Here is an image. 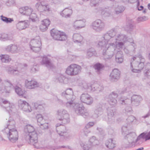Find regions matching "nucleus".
Listing matches in <instances>:
<instances>
[{
	"label": "nucleus",
	"instance_id": "obj_1",
	"mask_svg": "<svg viewBox=\"0 0 150 150\" xmlns=\"http://www.w3.org/2000/svg\"><path fill=\"white\" fill-rule=\"evenodd\" d=\"M145 59L140 53L135 55L131 59L130 69L133 73H139L144 67Z\"/></svg>",
	"mask_w": 150,
	"mask_h": 150
},
{
	"label": "nucleus",
	"instance_id": "obj_2",
	"mask_svg": "<svg viewBox=\"0 0 150 150\" xmlns=\"http://www.w3.org/2000/svg\"><path fill=\"white\" fill-rule=\"evenodd\" d=\"M65 106L67 108L73 109L75 112L78 115H81L84 118L89 115V113L88 110L85 108L82 105L78 103H75L72 101L67 102Z\"/></svg>",
	"mask_w": 150,
	"mask_h": 150
},
{
	"label": "nucleus",
	"instance_id": "obj_3",
	"mask_svg": "<svg viewBox=\"0 0 150 150\" xmlns=\"http://www.w3.org/2000/svg\"><path fill=\"white\" fill-rule=\"evenodd\" d=\"M137 136L136 133L134 132L127 134L125 137V140L122 144L123 146L125 148L134 147L138 141H136V138Z\"/></svg>",
	"mask_w": 150,
	"mask_h": 150
},
{
	"label": "nucleus",
	"instance_id": "obj_4",
	"mask_svg": "<svg viewBox=\"0 0 150 150\" xmlns=\"http://www.w3.org/2000/svg\"><path fill=\"white\" fill-rule=\"evenodd\" d=\"M116 44L114 43L109 44L108 47L103 50L102 55L104 59L106 60L111 59L116 52Z\"/></svg>",
	"mask_w": 150,
	"mask_h": 150
},
{
	"label": "nucleus",
	"instance_id": "obj_5",
	"mask_svg": "<svg viewBox=\"0 0 150 150\" xmlns=\"http://www.w3.org/2000/svg\"><path fill=\"white\" fill-rule=\"evenodd\" d=\"M2 131L7 135L10 141L13 142H15L18 139V133L16 129H9L8 128H4Z\"/></svg>",
	"mask_w": 150,
	"mask_h": 150
},
{
	"label": "nucleus",
	"instance_id": "obj_6",
	"mask_svg": "<svg viewBox=\"0 0 150 150\" xmlns=\"http://www.w3.org/2000/svg\"><path fill=\"white\" fill-rule=\"evenodd\" d=\"M41 45V40L39 37L32 39L30 43V46L31 50L36 53H38L40 50Z\"/></svg>",
	"mask_w": 150,
	"mask_h": 150
},
{
	"label": "nucleus",
	"instance_id": "obj_7",
	"mask_svg": "<svg viewBox=\"0 0 150 150\" xmlns=\"http://www.w3.org/2000/svg\"><path fill=\"white\" fill-rule=\"evenodd\" d=\"M142 100V98L140 96L134 95L132 97L131 100L128 99L122 100L120 102L123 105L127 104L131 102L132 105L137 106L139 105Z\"/></svg>",
	"mask_w": 150,
	"mask_h": 150
},
{
	"label": "nucleus",
	"instance_id": "obj_8",
	"mask_svg": "<svg viewBox=\"0 0 150 150\" xmlns=\"http://www.w3.org/2000/svg\"><path fill=\"white\" fill-rule=\"evenodd\" d=\"M105 23L103 21L97 19L92 22L91 27L97 32H100L104 30L105 27Z\"/></svg>",
	"mask_w": 150,
	"mask_h": 150
},
{
	"label": "nucleus",
	"instance_id": "obj_9",
	"mask_svg": "<svg viewBox=\"0 0 150 150\" xmlns=\"http://www.w3.org/2000/svg\"><path fill=\"white\" fill-rule=\"evenodd\" d=\"M81 70L80 66L76 64H72L66 69V74L70 76H75L79 73Z\"/></svg>",
	"mask_w": 150,
	"mask_h": 150
},
{
	"label": "nucleus",
	"instance_id": "obj_10",
	"mask_svg": "<svg viewBox=\"0 0 150 150\" xmlns=\"http://www.w3.org/2000/svg\"><path fill=\"white\" fill-rule=\"evenodd\" d=\"M50 34L53 38L55 40L63 41L65 40L67 38V36L64 32L52 29L51 30Z\"/></svg>",
	"mask_w": 150,
	"mask_h": 150
},
{
	"label": "nucleus",
	"instance_id": "obj_11",
	"mask_svg": "<svg viewBox=\"0 0 150 150\" xmlns=\"http://www.w3.org/2000/svg\"><path fill=\"white\" fill-rule=\"evenodd\" d=\"M26 134L28 135L26 136V140L29 139L31 144L33 145L35 148L38 149L39 147L37 146L38 142V134L36 131L32 132Z\"/></svg>",
	"mask_w": 150,
	"mask_h": 150
},
{
	"label": "nucleus",
	"instance_id": "obj_12",
	"mask_svg": "<svg viewBox=\"0 0 150 150\" xmlns=\"http://www.w3.org/2000/svg\"><path fill=\"white\" fill-rule=\"evenodd\" d=\"M116 32L115 28L112 29L104 34L102 37L103 40L108 42L110 41L114 42V37L116 35Z\"/></svg>",
	"mask_w": 150,
	"mask_h": 150
},
{
	"label": "nucleus",
	"instance_id": "obj_13",
	"mask_svg": "<svg viewBox=\"0 0 150 150\" xmlns=\"http://www.w3.org/2000/svg\"><path fill=\"white\" fill-rule=\"evenodd\" d=\"M116 110L113 108H108L107 109L108 120L107 122L108 124H114L115 122L114 115L115 113Z\"/></svg>",
	"mask_w": 150,
	"mask_h": 150
},
{
	"label": "nucleus",
	"instance_id": "obj_14",
	"mask_svg": "<svg viewBox=\"0 0 150 150\" xmlns=\"http://www.w3.org/2000/svg\"><path fill=\"white\" fill-rule=\"evenodd\" d=\"M18 103L19 108L23 111L29 112L32 110L31 107L26 101L20 99L18 100Z\"/></svg>",
	"mask_w": 150,
	"mask_h": 150
},
{
	"label": "nucleus",
	"instance_id": "obj_15",
	"mask_svg": "<svg viewBox=\"0 0 150 150\" xmlns=\"http://www.w3.org/2000/svg\"><path fill=\"white\" fill-rule=\"evenodd\" d=\"M61 95L67 100H69L67 102L71 101L74 102L73 100H74L75 96H73V92L72 88H70L67 89L62 93Z\"/></svg>",
	"mask_w": 150,
	"mask_h": 150
},
{
	"label": "nucleus",
	"instance_id": "obj_16",
	"mask_svg": "<svg viewBox=\"0 0 150 150\" xmlns=\"http://www.w3.org/2000/svg\"><path fill=\"white\" fill-rule=\"evenodd\" d=\"M80 100L82 103L87 105H91L93 101V98L87 93L82 94L80 97Z\"/></svg>",
	"mask_w": 150,
	"mask_h": 150
},
{
	"label": "nucleus",
	"instance_id": "obj_17",
	"mask_svg": "<svg viewBox=\"0 0 150 150\" xmlns=\"http://www.w3.org/2000/svg\"><path fill=\"white\" fill-rule=\"evenodd\" d=\"M120 72L116 69H113L110 75V80L112 82L117 81L120 78Z\"/></svg>",
	"mask_w": 150,
	"mask_h": 150
},
{
	"label": "nucleus",
	"instance_id": "obj_18",
	"mask_svg": "<svg viewBox=\"0 0 150 150\" xmlns=\"http://www.w3.org/2000/svg\"><path fill=\"white\" fill-rule=\"evenodd\" d=\"M56 130L61 136H63L65 138V135H66V128L65 126L61 124H57L56 125Z\"/></svg>",
	"mask_w": 150,
	"mask_h": 150
},
{
	"label": "nucleus",
	"instance_id": "obj_19",
	"mask_svg": "<svg viewBox=\"0 0 150 150\" xmlns=\"http://www.w3.org/2000/svg\"><path fill=\"white\" fill-rule=\"evenodd\" d=\"M118 94L115 91L112 92L108 96V101L110 105H114L117 102L116 98L118 97Z\"/></svg>",
	"mask_w": 150,
	"mask_h": 150
},
{
	"label": "nucleus",
	"instance_id": "obj_20",
	"mask_svg": "<svg viewBox=\"0 0 150 150\" xmlns=\"http://www.w3.org/2000/svg\"><path fill=\"white\" fill-rule=\"evenodd\" d=\"M4 83L6 84L7 86L1 87L0 86V93L5 92L6 93H9L10 91V87L12 86V84L10 81L8 80H4Z\"/></svg>",
	"mask_w": 150,
	"mask_h": 150
},
{
	"label": "nucleus",
	"instance_id": "obj_21",
	"mask_svg": "<svg viewBox=\"0 0 150 150\" xmlns=\"http://www.w3.org/2000/svg\"><path fill=\"white\" fill-rule=\"evenodd\" d=\"M105 144L108 148L109 149L112 150L116 147V143L112 139H109L106 141Z\"/></svg>",
	"mask_w": 150,
	"mask_h": 150
},
{
	"label": "nucleus",
	"instance_id": "obj_22",
	"mask_svg": "<svg viewBox=\"0 0 150 150\" xmlns=\"http://www.w3.org/2000/svg\"><path fill=\"white\" fill-rule=\"evenodd\" d=\"M19 12L23 15L30 16L33 11V10L28 7H23L19 9Z\"/></svg>",
	"mask_w": 150,
	"mask_h": 150
},
{
	"label": "nucleus",
	"instance_id": "obj_23",
	"mask_svg": "<svg viewBox=\"0 0 150 150\" xmlns=\"http://www.w3.org/2000/svg\"><path fill=\"white\" fill-rule=\"evenodd\" d=\"M6 50L7 51L12 53H17L19 51L17 45L15 44H11L7 46L6 47Z\"/></svg>",
	"mask_w": 150,
	"mask_h": 150
},
{
	"label": "nucleus",
	"instance_id": "obj_24",
	"mask_svg": "<svg viewBox=\"0 0 150 150\" xmlns=\"http://www.w3.org/2000/svg\"><path fill=\"white\" fill-rule=\"evenodd\" d=\"M127 37L125 34L122 33L118 34L114 36L113 43L116 42L117 41L125 42L127 41Z\"/></svg>",
	"mask_w": 150,
	"mask_h": 150
},
{
	"label": "nucleus",
	"instance_id": "obj_25",
	"mask_svg": "<svg viewBox=\"0 0 150 150\" xmlns=\"http://www.w3.org/2000/svg\"><path fill=\"white\" fill-rule=\"evenodd\" d=\"M25 86L28 88L32 89L38 86V84L36 81L33 80L28 81L27 80L25 81Z\"/></svg>",
	"mask_w": 150,
	"mask_h": 150
},
{
	"label": "nucleus",
	"instance_id": "obj_26",
	"mask_svg": "<svg viewBox=\"0 0 150 150\" xmlns=\"http://www.w3.org/2000/svg\"><path fill=\"white\" fill-rule=\"evenodd\" d=\"M50 21L48 19H45L43 20L42 23L40 26V29L42 32L47 30V27L50 25Z\"/></svg>",
	"mask_w": 150,
	"mask_h": 150
},
{
	"label": "nucleus",
	"instance_id": "obj_27",
	"mask_svg": "<svg viewBox=\"0 0 150 150\" xmlns=\"http://www.w3.org/2000/svg\"><path fill=\"white\" fill-rule=\"evenodd\" d=\"M42 64H45L48 68L51 69L53 67V64L50 62V59L46 56L42 58Z\"/></svg>",
	"mask_w": 150,
	"mask_h": 150
},
{
	"label": "nucleus",
	"instance_id": "obj_28",
	"mask_svg": "<svg viewBox=\"0 0 150 150\" xmlns=\"http://www.w3.org/2000/svg\"><path fill=\"white\" fill-rule=\"evenodd\" d=\"M28 26V23L24 21H20L17 23L16 27L17 29L19 30L24 29Z\"/></svg>",
	"mask_w": 150,
	"mask_h": 150
},
{
	"label": "nucleus",
	"instance_id": "obj_29",
	"mask_svg": "<svg viewBox=\"0 0 150 150\" xmlns=\"http://www.w3.org/2000/svg\"><path fill=\"white\" fill-rule=\"evenodd\" d=\"M72 13V10L66 8L61 11L60 14L62 17L67 18L70 17Z\"/></svg>",
	"mask_w": 150,
	"mask_h": 150
},
{
	"label": "nucleus",
	"instance_id": "obj_30",
	"mask_svg": "<svg viewBox=\"0 0 150 150\" xmlns=\"http://www.w3.org/2000/svg\"><path fill=\"white\" fill-rule=\"evenodd\" d=\"M86 56L88 58L93 56H97V54L96 50L93 48H91L88 49L86 50Z\"/></svg>",
	"mask_w": 150,
	"mask_h": 150
},
{
	"label": "nucleus",
	"instance_id": "obj_31",
	"mask_svg": "<svg viewBox=\"0 0 150 150\" xmlns=\"http://www.w3.org/2000/svg\"><path fill=\"white\" fill-rule=\"evenodd\" d=\"M141 138L143 139H145V141L150 139V131L147 134L145 132L142 133L137 138L136 141H138Z\"/></svg>",
	"mask_w": 150,
	"mask_h": 150
},
{
	"label": "nucleus",
	"instance_id": "obj_32",
	"mask_svg": "<svg viewBox=\"0 0 150 150\" xmlns=\"http://www.w3.org/2000/svg\"><path fill=\"white\" fill-rule=\"evenodd\" d=\"M16 122L15 120L10 117L9 118L8 122L6 126L5 127V128H8L9 129H15V127Z\"/></svg>",
	"mask_w": 150,
	"mask_h": 150
},
{
	"label": "nucleus",
	"instance_id": "obj_33",
	"mask_svg": "<svg viewBox=\"0 0 150 150\" xmlns=\"http://www.w3.org/2000/svg\"><path fill=\"white\" fill-rule=\"evenodd\" d=\"M73 40L75 43H79L81 45L82 42L83 40V37L79 34H74L73 36Z\"/></svg>",
	"mask_w": 150,
	"mask_h": 150
},
{
	"label": "nucleus",
	"instance_id": "obj_34",
	"mask_svg": "<svg viewBox=\"0 0 150 150\" xmlns=\"http://www.w3.org/2000/svg\"><path fill=\"white\" fill-rule=\"evenodd\" d=\"M124 57L123 53L121 51H118L115 56V60L117 62L121 63L123 61Z\"/></svg>",
	"mask_w": 150,
	"mask_h": 150
},
{
	"label": "nucleus",
	"instance_id": "obj_35",
	"mask_svg": "<svg viewBox=\"0 0 150 150\" xmlns=\"http://www.w3.org/2000/svg\"><path fill=\"white\" fill-rule=\"evenodd\" d=\"M85 22L83 20H79L75 21L74 23V26L76 29H79L85 26Z\"/></svg>",
	"mask_w": 150,
	"mask_h": 150
},
{
	"label": "nucleus",
	"instance_id": "obj_36",
	"mask_svg": "<svg viewBox=\"0 0 150 150\" xmlns=\"http://www.w3.org/2000/svg\"><path fill=\"white\" fill-rule=\"evenodd\" d=\"M10 102L6 100H2V103L1 104V106L4 108L9 113H10V111H12V107L10 106Z\"/></svg>",
	"mask_w": 150,
	"mask_h": 150
},
{
	"label": "nucleus",
	"instance_id": "obj_37",
	"mask_svg": "<svg viewBox=\"0 0 150 150\" xmlns=\"http://www.w3.org/2000/svg\"><path fill=\"white\" fill-rule=\"evenodd\" d=\"M88 143L92 147L98 145L99 142V140L95 136H92L91 137Z\"/></svg>",
	"mask_w": 150,
	"mask_h": 150
},
{
	"label": "nucleus",
	"instance_id": "obj_38",
	"mask_svg": "<svg viewBox=\"0 0 150 150\" xmlns=\"http://www.w3.org/2000/svg\"><path fill=\"white\" fill-rule=\"evenodd\" d=\"M91 86L92 87L91 91H95L96 93H98L103 89V86L97 83H94Z\"/></svg>",
	"mask_w": 150,
	"mask_h": 150
},
{
	"label": "nucleus",
	"instance_id": "obj_39",
	"mask_svg": "<svg viewBox=\"0 0 150 150\" xmlns=\"http://www.w3.org/2000/svg\"><path fill=\"white\" fill-rule=\"evenodd\" d=\"M103 111L102 107L100 106L97 108L95 110L92 117L95 119L97 118L99 115H100L102 114Z\"/></svg>",
	"mask_w": 150,
	"mask_h": 150
},
{
	"label": "nucleus",
	"instance_id": "obj_40",
	"mask_svg": "<svg viewBox=\"0 0 150 150\" xmlns=\"http://www.w3.org/2000/svg\"><path fill=\"white\" fill-rule=\"evenodd\" d=\"M15 92L18 95L23 97L24 98H26L25 91L24 90H22L20 88L17 86L15 87Z\"/></svg>",
	"mask_w": 150,
	"mask_h": 150
},
{
	"label": "nucleus",
	"instance_id": "obj_41",
	"mask_svg": "<svg viewBox=\"0 0 150 150\" xmlns=\"http://www.w3.org/2000/svg\"><path fill=\"white\" fill-rule=\"evenodd\" d=\"M12 36L4 33L0 35V40L2 41L11 40L13 39Z\"/></svg>",
	"mask_w": 150,
	"mask_h": 150
},
{
	"label": "nucleus",
	"instance_id": "obj_42",
	"mask_svg": "<svg viewBox=\"0 0 150 150\" xmlns=\"http://www.w3.org/2000/svg\"><path fill=\"white\" fill-rule=\"evenodd\" d=\"M57 114L58 115V117H59L60 118L65 116L67 118L68 115H69L67 110L63 109L59 110L57 111Z\"/></svg>",
	"mask_w": 150,
	"mask_h": 150
},
{
	"label": "nucleus",
	"instance_id": "obj_43",
	"mask_svg": "<svg viewBox=\"0 0 150 150\" xmlns=\"http://www.w3.org/2000/svg\"><path fill=\"white\" fill-rule=\"evenodd\" d=\"M94 67L97 74H99L100 73V71L104 67V66L102 64L98 63L94 65Z\"/></svg>",
	"mask_w": 150,
	"mask_h": 150
},
{
	"label": "nucleus",
	"instance_id": "obj_44",
	"mask_svg": "<svg viewBox=\"0 0 150 150\" xmlns=\"http://www.w3.org/2000/svg\"><path fill=\"white\" fill-rule=\"evenodd\" d=\"M134 26L131 22L127 23L125 27V29L128 33L131 34L134 28Z\"/></svg>",
	"mask_w": 150,
	"mask_h": 150
},
{
	"label": "nucleus",
	"instance_id": "obj_45",
	"mask_svg": "<svg viewBox=\"0 0 150 150\" xmlns=\"http://www.w3.org/2000/svg\"><path fill=\"white\" fill-rule=\"evenodd\" d=\"M43 104H40L38 103H34L33 104V107L35 109L37 110L38 112H41L44 109Z\"/></svg>",
	"mask_w": 150,
	"mask_h": 150
},
{
	"label": "nucleus",
	"instance_id": "obj_46",
	"mask_svg": "<svg viewBox=\"0 0 150 150\" xmlns=\"http://www.w3.org/2000/svg\"><path fill=\"white\" fill-rule=\"evenodd\" d=\"M0 57L2 62L8 63L11 60V59L8 55H1Z\"/></svg>",
	"mask_w": 150,
	"mask_h": 150
},
{
	"label": "nucleus",
	"instance_id": "obj_47",
	"mask_svg": "<svg viewBox=\"0 0 150 150\" xmlns=\"http://www.w3.org/2000/svg\"><path fill=\"white\" fill-rule=\"evenodd\" d=\"M82 86L88 92H90L91 91L92 87L91 85L89 83H87L84 81L82 82Z\"/></svg>",
	"mask_w": 150,
	"mask_h": 150
},
{
	"label": "nucleus",
	"instance_id": "obj_48",
	"mask_svg": "<svg viewBox=\"0 0 150 150\" xmlns=\"http://www.w3.org/2000/svg\"><path fill=\"white\" fill-rule=\"evenodd\" d=\"M108 42L103 40L102 41H99L98 45L103 50V49H105L108 47L109 44H108Z\"/></svg>",
	"mask_w": 150,
	"mask_h": 150
},
{
	"label": "nucleus",
	"instance_id": "obj_49",
	"mask_svg": "<svg viewBox=\"0 0 150 150\" xmlns=\"http://www.w3.org/2000/svg\"><path fill=\"white\" fill-rule=\"evenodd\" d=\"M65 116L63 117L60 118L59 117H57V119L61 121H62V123L63 124H67L70 122V119L69 117V115H68V117H67Z\"/></svg>",
	"mask_w": 150,
	"mask_h": 150
},
{
	"label": "nucleus",
	"instance_id": "obj_50",
	"mask_svg": "<svg viewBox=\"0 0 150 150\" xmlns=\"http://www.w3.org/2000/svg\"><path fill=\"white\" fill-rule=\"evenodd\" d=\"M37 6H38V7L37 8L38 10L40 12L49 10V8L47 7V5H42V4H40L39 5L37 4L36 6L37 7Z\"/></svg>",
	"mask_w": 150,
	"mask_h": 150
},
{
	"label": "nucleus",
	"instance_id": "obj_51",
	"mask_svg": "<svg viewBox=\"0 0 150 150\" xmlns=\"http://www.w3.org/2000/svg\"><path fill=\"white\" fill-rule=\"evenodd\" d=\"M37 122L39 125H42L45 122V120L43 119L42 115L41 114H38L37 116Z\"/></svg>",
	"mask_w": 150,
	"mask_h": 150
},
{
	"label": "nucleus",
	"instance_id": "obj_52",
	"mask_svg": "<svg viewBox=\"0 0 150 150\" xmlns=\"http://www.w3.org/2000/svg\"><path fill=\"white\" fill-rule=\"evenodd\" d=\"M125 10V7L122 6H118L115 8V11L116 14H118L121 13Z\"/></svg>",
	"mask_w": 150,
	"mask_h": 150
},
{
	"label": "nucleus",
	"instance_id": "obj_53",
	"mask_svg": "<svg viewBox=\"0 0 150 150\" xmlns=\"http://www.w3.org/2000/svg\"><path fill=\"white\" fill-rule=\"evenodd\" d=\"M25 132H27L28 134L35 131L34 127L30 125H27L25 126Z\"/></svg>",
	"mask_w": 150,
	"mask_h": 150
},
{
	"label": "nucleus",
	"instance_id": "obj_54",
	"mask_svg": "<svg viewBox=\"0 0 150 150\" xmlns=\"http://www.w3.org/2000/svg\"><path fill=\"white\" fill-rule=\"evenodd\" d=\"M29 18L33 22H35L38 21V18L37 17V15L34 13H31L30 16Z\"/></svg>",
	"mask_w": 150,
	"mask_h": 150
},
{
	"label": "nucleus",
	"instance_id": "obj_55",
	"mask_svg": "<svg viewBox=\"0 0 150 150\" xmlns=\"http://www.w3.org/2000/svg\"><path fill=\"white\" fill-rule=\"evenodd\" d=\"M81 146L84 150H89L92 147L89 143L88 144L83 143L81 144Z\"/></svg>",
	"mask_w": 150,
	"mask_h": 150
},
{
	"label": "nucleus",
	"instance_id": "obj_56",
	"mask_svg": "<svg viewBox=\"0 0 150 150\" xmlns=\"http://www.w3.org/2000/svg\"><path fill=\"white\" fill-rule=\"evenodd\" d=\"M135 117L133 115H130L129 116L127 119L126 123L127 125H130L134 120Z\"/></svg>",
	"mask_w": 150,
	"mask_h": 150
},
{
	"label": "nucleus",
	"instance_id": "obj_57",
	"mask_svg": "<svg viewBox=\"0 0 150 150\" xmlns=\"http://www.w3.org/2000/svg\"><path fill=\"white\" fill-rule=\"evenodd\" d=\"M101 11V15L103 16L104 17H109L111 15L110 13L108 11L105 10L103 9H102Z\"/></svg>",
	"mask_w": 150,
	"mask_h": 150
},
{
	"label": "nucleus",
	"instance_id": "obj_58",
	"mask_svg": "<svg viewBox=\"0 0 150 150\" xmlns=\"http://www.w3.org/2000/svg\"><path fill=\"white\" fill-rule=\"evenodd\" d=\"M83 1L88 0H83ZM99 0H90V5L91 6H96L98 4Z\"/></svg>",
	"mask_w": 150,
	"mask_h": 150
},
{
	"label": "nucleus",
	"instance_id": "obj_59",
	"mask_svg": "<svg viewBox=\"0 0 150 150\" xmlns=\"http://www.w3.org/2000/svg\"><path fill=\"white\" fill-rule=\"evenodd\" d=\"M147 20V18L145 16L138 17L137 19V21L139 23L141 22H143Z\"/></svg>",
	"mask_w": 150,
	"mask_h": 150
},
{
	"label": "nucleus",
	"instance_id": "obj_60",
	"mask_svg": "<svg viewBox=\"0 0 150 150\" xmlns=\"http://www.w3.org/2000/svg\"><path fill=\"white\" fill-rule=\"evenodd\" d=\"M40 128L42 129L45 130L48 129V125L47 123H46L45 122L42 125H40Z\"/></svg>",
	"mask_w": 150,
	"mask_h": 150
},
{
	"label": "nucleus",
	"instance_id": "obj_61",
	"mask_svg": "<svg viewBox=\"0 0 150 150\" xmlns=\"http://www.w3.org/2000/svg\"><path fill=\"white\" fill-rule=\"evenodd\" d=\"M144 72L145 76L148 78L150 77V69H146L144 71Z\"/></svg>",
	"mask_w": 150,
	"mask_h": 150
},
{
	"label": "nucleus",
	"instance_id": "obj_62",
	"mask_svg": "<svg viewBox=\"0 0 150 150\" xmlns=\"http://www.w3.org/2000/svg\"><path fill=\"white\" fill-rule=\"evenodd\" d=\"M125 42H123L122 41H121V42H117V41L116 42H114L115 44H116V45H118V47L120 48H122L123 47L124 43Z\"/></svg>",
	"mask_w": 150,
	"mask_h": 150
},
{
	"label": "nucleus",
	"instance_id": "obj_63",
	"mask_svg": "<svg viewBox=\"0 0 150 150\" xmlns=\"http://www.w3.org/2000/svg\"><path fill=\"white\" fill-rule=\"evenodd\" d=\"M131 43L132 44L130 45L129 47L130 48H133L134 49L133 50V51L134 53H135V49L137 48V45L133 42H131Z\"/></svg>",
	"mask_w": 150,
	"mask_h": 150
},
{
	"label": "nucleus",
	"instance_id": "obj_64",
	"mask_svg": "<svg viewBox=\"0 0 150 150\" xmlns=\"http://www.w3.org/2000/svg\"><path fill=\"white\" fill-rule=\"evenodd\" d=\"M88 128L86 127V126L84 128V133L86 136H87V134L90 132V130Z\"/></svg>",
	"mask_w": 150,
	"mask_h": 150
}]
</instances>
